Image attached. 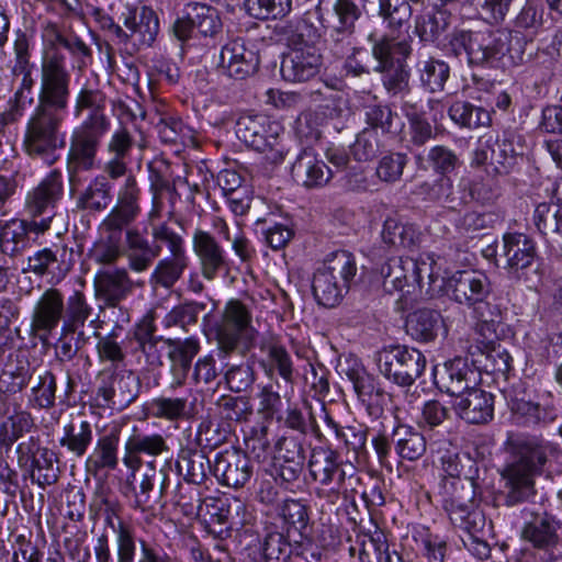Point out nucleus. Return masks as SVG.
<instances>
[{
    "label": "nucleus",
    "mask_w": 562,
    "mask_h": 562,
    "mask_svg": "<svg viewBox=\"0 0 562 562\" xmlns=\"http://www.w3.org/2000/svg\"><path fill=\"white\" fill-rule=\"evenodd\" d=\"M71 75L65 58L54 54L42 61L41 83L35 105L25 128L24 148L31 157L48 165L65 146L61 126L69 110Z\"/></svg>",
    "instance_id": "f257e3e1"
},
{
    "label": "nucleus",
    "mask_w": 562,
    "mask_h": 562,
    "mask_svg": "<svg viewBox=\"0 0 562 562\" xmlns=\"http://www.w3.org/2000/svg\"><path fill=\"white\" fill-rule=\"evenodd\" d=\"M150 236L151 239L136 229L127 232V267L136 273L147 271L160 257L165 246L169 256L156 262L148 283L153 291H170L182 279L190 265L184 238L166 222L153 225Z\"/></svg>",
    "instance_id": "f03ea898"
},
{
    "label": "nucleus",
    "mask_w": 562,
    "mask_h": 562,
    "mask_svg": "<svg viewBox=\"0 0 562 562\" xmlns=\"http://www.w3.org/2000/svg\"><path fill=\"white\" fill-rule=\"evenodd\" d=\"M106 100V94L90 83L83 85L75 97L74 117L81 119L85 112L87 115L69 137L66 172L71 191L81 184L83 172L98 167L102 139L111 130V119L105 113Z\"/></svg>",
    "instance_id": "7ed1b4c3"
},
{
    "label": "nucleus",
    "mask_w": 562,
    "mask_h": 562,
    "mask_svg": "<svg viewBox=\"0 0 562 562\" xmlns=\"http://www.w3.org/2000/svg\"><path fill=\"white\" fill-rule=\"evenodd\" d=\"M524 38L505 30L453 29L442 42L447 57L474 69H498L525 61Z\"/></svg>",
    "instance_id": "20e7f679"
},
{
    "label": "nucleus",
    "mask_w": 562,
    "mask_h": 562,
    "mask_svg": "<svg viewBox=\"0 0 562 562\" xmlns=\"http://www.w3.org/2000/svg\"><path fill=\"white\" fill-rule=\"evenodd\" d=\"M510 460L501 472L504 482L497 502L506 507L531 502L537 495L535 477L548 460L549 445L535 436H510L506 441Z\"/></svg>",
    "instance_id": "39448f33"
},
{
    "label": "nucleus",
    "mask_w": 562,
    "mask_h": 562,
    "mask_svg": "<svg viewBox=\"0 0 562 562\" xmlns=\"http://www.w3.org/2000/svg\"><path fill=\"white\" fill-rule=\"evenodd\" d=\"M308 472L312 480L321 485L318 497L336 504L339 498L355 502V494L361 484V476L352 464H346L340 453L329 447H317L311 452Z\"/></svg>",
    "instance_id": "423d86ee"
},
{
    "label": "nucleus",
    "mask_w": 562,
    "mask_h": 562,
    "mask_svg": "<svg viewBox=\"0 0 562 562\" xmlns=\"http://www.w3.org/2000/svg\"><path fill=\"white\" fill-rule=\"evenodd\" d=\"M520 538L529 547L520 551L521 562H554L562 557V521L547 510H521Z\"/></svg>",
    "instance_id": "0eeeda50"
},
{
    "label": "nucleus",
    "mask_w": 562,
    "mask_h": 562,
    "mask_svg": "<svg viewBox=\"0 0 562 562\" xmlns=\"http://www.w3.org/2000/svg\"><path fill=\"white\" fill-rule=\"evenodd\" d=\"M372 43L371 54L375 60L373 71L381 74L382 86L391 98H404L412 92L411 69L406 59L412 54V45L406 40L397 41L383 35H369Z\"/></svg>",
    "instance_id": "6e6552de"
},
{
    "label": "nucleus",
    "mask_w": 562,
    "mask_h": 562,
    "mask_svg": "<svg viewBox=\"0 0 562 562\" xmlns=\"http://www.w3.org/2000/svg\"><path fill=\"white\" fill-rule=\"evenodd\" d=\"M216 342L217 356L226 359L234 353L246 356L255 348L258 330L252 326L249 308L239 300H229L220 321L210 328Z\"/></svg>",
    "instance_id": "1a4fd4ad"
},
{
    "label": "nucleus",
    "mask_w": 562,
    "mask_h": 562,
    "mask_svg": "<svg viewBox=\"0 0 562 562\" xmlns=\"http://www.w3.org/2000/svg\"><path fill=\"white\" fill-rule=\"evenodd\" d=\"M508 405L512 424L526 429L546 428L559 417L557 401L553 394L544 389L522 386L515 390Z\"/></svg>",
    "instance_id": "9d476101"
},
{
    "label": "nucleus",
    "mask_w": 562,
    "mask_h": 562,
    "mask_svg": "<svg viewBox=\"0 0 562 562\" xmlns=\"http://www.w3.org/2000/svg\"><path fill=\"white\" fill-rule=\"evenodd\" d=\"M235 133L246 146L259 153L269 151L272 162L283 161L285 151L280 145L283 127L278 121L265 114H243L236 122Z\"/></svg>",
    "instance_id": "9b49d317"
},
{
    "label": "nucleus",
    "mask_w": 562,
    "mask_h": 562,
    "mask_svg": "<svg viewBox=\"0 0 562 562\" xmlns=\"http://www.w3.org/2000/svg\"><path fill=\"white\" fill-rule=\"evenodd\" d=\"M379 372L398 386H411L419 379L427 364L426 357L417 348L394 345L382 348L375 355Z\"/></svg>",
    "instance_id": "f8f14e48"
},
{
    "label": "nucleus",
    "mask_w": 562,
    "mask_h": 562,
    "mask_svg": "<svg viewBox=\"0 0 562 562\" xmlns=\"http://www.w3.org/2000/svg\"><path fill=\"white\" fill-rule=\"evenodd\" d=\"M140 213V189L135 176L128 175L117 191L116 203L101 222V228L106 233H114L116 238L124 233L125 258H127V232L136 229L148 237L147 226L140 228L134 225Z\"/></svg>",
    "instance_id": "ddd939ff"
},
{
    "label": "nucleus",
    "mask_w": 562,
    "mask_h": 562,
    "mask_svg": "<svg viewBox=\"0 0 562 562\" xmlns=\"http://www.w3.org/2000/svg\"><path fill=\"white\" fill-rule=\"evenodd\" d=\"M140 390L135 372L114 367L99 373L94 401L100 408L122 412L138 398Z\"/></svg>",
    "instance_id": "4468645a"
},
{
    "label": "nucleus",
    "mask_w": 562,
    "mask_h": 562,
    "mask_svg": "<svg viewBox=\"0 0 562 562\" xmlns=\"http://www.w3.org/2000/svg\"><path fill=\"white\" fill-rule=\"evenodd\" d=\"M64 195V179L59 169L50 170L30 190L24 200V212L32 218L37 234L49 229L56 209Z\"/></svg>",
    "instance_id": "2eb2a0df"
},
{
    "label": "nucleus",
    "mask_w": 562,
    "mask_h": 562,
    "mask_svg": "<svg viewBox=\"0 0 562 562\" xmlns=\"http://www.w3.org/2000/svg\"><path fill=\"white\" fill-rule=\"evenodd\" d=\"M503 254L507 259L506 269L512 278L524 281L529 288L540 281L536 244L529 236L522 233L504 234Z\"/></svg>",
    "instance_id": "dca6fc26"
},
{
    "label": "nucleus",
    "mask_w": 562,
    "mask_h": 562,
    "mask_svg": "<svg viewBox=\"0 0 562 562\" xmlns=\"http://www.w3.org/2000/svg\"><path fill=\"white\" fill-rule=\"evenodd\" d=\"M223 31V22L216 8L201 2L188 3L182 16L172 24V34L181 43L203 37L216 38Z\"/></svg>",
    "instance_id": "f3484780"
},
{
    "label": "nucleus",
    "mask_w": 562,
    "mask_h": 562,
    "mask_svg": "<svg viewBox=\"0 0 562 562\" xmlns=\"http://www.w3.org/2000/svg\"><path fill=\"white\" fill-rule=\"evenodd\" d=\"M75 251L66 244H53L36 250L27 257V266L23 272H31L40 278H48L49 283L61 282L75 265Z\"/></svg>",
    "instance_id": "a211bd4d"
},
{
    "label": "nucleus",
    "mask_w": 562,
    "mask_h": 562,
    "mask_svg": "<svg viewBox=\"0 0 562 562\" xmlns=\"http://www.w3.org/2000/svg\"><path fill=\"white\" fill-rule=\"evenodd\" d=\"M119 20L125 26V40L120 44H132L135 50L151 47L159 33V19L149 7L125 5Z\"/></svg>",
    "instance_id": "6ab92c4d"
},
{
    "label": "nucleus",
    "mask_w": 562,
    "mask_h": 562,
    "mask_svg": "<svg viewBox=\"0 0 562 562\" xmlns=\"http://www.w3.org/2000/svg\"><path fill=\"white\" fill-rule=\"evenodd\" d=\"M134 284L125 268H109L99 270L93 278L94 299L98 308L120 311L122 302L133 293Z\"/></svg>",
    "instance_id": "aec40b11"
},
{
    "label": "nucleus",
    "mask_w": 562,
    "mask_h": 562,
    "mask_svg": "<svg viewBox=\"0 0 562 562\" xmlns=\"http://www.w3.org/2000/svg\"><path fill=\"white\" fill-rule=\"evenodd\" d=\"M434 379L440 391L454 397L481 383V375L471 353L445 362L440 370L435 369Z\"/></svg>",
    "instance_id": "412c9836"
},
{
    "label": "nucleus",
    "mask_w": 562,
    "mask_h": 562,
    "mask_svg": "<svg viewBox=\"0 0 562 562\" xmlns=\"http://www.w3.org/2000/svg\"><path fill=\"white\" fill-rule=\"evenodd\" d=\"M192 249L205 280L213 281L221 272L231 270L228 252L210 232L196 228L192 235Z\"/></svg>",
    "instance_id": "4be33fe9"
},
{
    "label": "nucleus",
    "mask_w": 562,
    "mask_h": 562,
    "mask_svg": "<svg viewBox=\"0 0 562 562\" xmlns=\"http://www.w3.org/2000/svg\"><path fill=\"white\" fill-rule=\"evenodd\" d=\"M212 473L220 484L240 488L252 477L254 465L249 457L241 450L227 449L216 453Z\"/></svg>",
    "instance_id": "5701e85b"
},
{
    "label": "nucleus",
    "mask_w": 562,
    "mask_h": 562,
    "mask_svg": "<svg viewBox=\"0 0 562 562\" xmlns=\"http://www.w3.org/2000/svg\"><path fill=\"white\" fill-rule=\"evenodd\" d=\"M323 57L319 50L308 44L295 46L284 54L280 72L289 82H305L314 78L321 70Z\"/></svg>",
    "instance_id": "b1692460"
},
{
    "label": "nucleus",
    "mask_w": 562,
    "mask_h": 562,
    "mask_svg": "<svg viewBox=\"0 0 562 562\" xmlns=\"http://www.w3.org/2000/svg\"><path fill=\"white\" fill-rule=\"evenodd\" d=\"M448 290L454 302L469 308L488 299L492 294L490 278L476 270H463L454 272L448 280Z\"/></svg>",
    "instance_id": "393cba45"
},
{
    "label": "nucleus",
    "mask_w": 562,
    "mask_h": 562,
    "mask_svg": "<svg viewBox=\"0 0 562 562\" xmlns=\"http://www.w3.org/2000/svg\"><path fill=\"white\" fill-rule=\"evenodd\" d=\"M64 306L65 295L59 289H46L38 297L33 308L31 327L41 339H47L64 322Z\"/></svg>",
    "instance_id": "a878e982"
},
{
    "label": "nucleus",
    "mask_w": 562,
    "mask_h": 562,
    "mask_svg": "<svg viewBox=\"0 0 562 562\" xmlns=\"http://www.w3.org/2000/svg\"><path fill=\"white\" fill-rule=\"evenodd\" d=\"M135 145L136 139L127 126L120 124L114 128L105 143L106 159L103 171L108 172L114 180L126 178Z\"/></svg>",
    "instance_id": "bb28decb"
},
{
    "label": "nucleus",
    "mask_w": 562,
    "mask_h": 562,
    "mask_svg": "<svg viewBox=\"0 0 562 562\" xmlns=\"http://www.w3.org/2000/svg\"><path fill=\"white\" fill-rule=\"evenodd\" d=\"M75 380L70 374L67 376V384L61 395H57V376L50 370H43L33 381L27 395V405L37 411H50L57 404H68L75 393Z\"/></svg>",
    "instance_id": "cd10ccee"
},
{
    "label": "nucleus",
    "mask_w": 562,
    "mask_h": 562,
    "mask_svg": "<svg viewBox=\"0 0 562 562\" xmlns=\"http://www.w3.org/2000/svg\"><path fill=\"white\" fill-rule=\"evenodd\" d=\"M260 59L257 52L246 47L244 40L236 38L226 43L220 54V67L235 80H245L255 75Z\"/></svg>",
    "instance_id": "c85d7f7f"
},
{
    "label": "nucleus",
    "mask_w": 562,
    "mask_h": 562,
    "mask_svg": "<svg viewBox=\"0 0 562 562\" xmlns=\"http://www.w3.org/2000/svg\"><path fill=\"white\" fill-rule=\"evenodd\" d=\"M316 13L325 34L335 42L349 38L355 32L356 21L361 16V10L355 0H336L333 12L325 14L317 7Z\"/></svg>",
    "instance_id": "c756f323"
},
{
    "label": "nucleus",
    "mask_w": 562,
    "mask_h": 562,
    "mask_svg": "<svg viewBox=\"0 0 562 562\" xmlns=\"http://www.w3.org/2000/svg\"><path fill=\"white\" fill-rule=\"evenodd\" d=\"M473 499L468 493L465 497L453 494L445 498L442 504L450 522L469 536L483 533L486 527L485 515L483 510L474 505Z\"/></svg>",
    "instance_id": "7c9ffc66"
},
{
    "label": "nucleus",
    "mask_w": 562,
    "mask_h": 562,
    "mask_svg": "<svg viewBox=\"0 0 562 562\" xmlns=\"http://www.w3.org/2000/svg\"><path fill=\"white\" fill-rule=\"evenodd\" d=\"M167 167L148 165L149 190L151 193V210L148 213L150 221L159 218L166 207H168V214L173 215L177 201L180 199V194L167 175Z\"/></svg>",
    "instance_id": "2f4dec72"
},
{
    "label": "nucleus",
    "mask_w": 562,
    "mask_h": 562,
    "mask_svg": "<svg viewBox=\"0 0 562 562\" xmlns=\"http://www.w3.org/2000/svg\"><path fill=\"white\" fill-rule=\"evenodd\" d=\"M115 181L108 172L94 176L88 184L78 192L76 207L88 214H100L106 211L114 200Z\"/></svg>",
    "instance_id": "473e14b6"
},
{
    "label": "nucleus",
    "mask_w": 562,
    "mask_h": 562,
    "mask_svg": "<svg viewBox=\"0 0 562 562\" xmlns=\"http://www.w3.org/2000/svg\"><path fill=\"white\" fill-rule=\"evenodd\" d=\"M453 408L468 424H487L494 416V395L475 386L456 397Z\"/></svg>",
    "instance_id": "72a5a7b5"
},
{
    "label": "nucleus",
    "mask_w": 562,
    "mask_h": 562,
    "mask_svg": "<svg viewBox=\"0 0 562 562\" xmlns=\"http://www.w3.org/2000/svg\"><path fill=\"white\" fill-rule=\"evenodd\" d=\"M373 100V103L363 106L366 128L391 142L398 139L405 128V122L390 104L378 101L376 95Z\"/></svg>",
    "instance_id": "f704fd0d"
},
{
    "label": "nucleus",
    "mask_w": 562,
    "mask_h": 562,
    "mask_svg": "<svg viewBox=\"0 0 562 562\" xmlns=\"http://www.w3.org/2000/svg\"><path fill=\"white\" fill-rule=\"evenodd\" d=\"M170 362V372L177 386L184 385L191 372L193 359L201 350L198 337L167 338L165 341Z\"/></svg>",
    "instance_id": "c9c22d12"
},
{
    "label": "nucleus",
    "mask_w": 562,
    "mask_h": 562,
    "mask_svg": "<svg viewBox=\"0 0 562 562\" xmlns=\"http://www.w3.org/2000/svg\"><path fill=\"white\" fill-rule=\"evenodd\" d=\"M291 176L307 189L321 188L333 178V170L317 158L313 148H302L292 164Z\"/></svg>",
    "instance_id": "e433bc0d"
},
{
    "label": "nucleus",
    "mask_w": 562,
    "mask_h": 562,
    "mask_svg": "<svg viewBox=\"0 0 562 562\" xmlns=\"http://www.w3.org/2000/svg\"><path fill=\"white\" fill-rule=\"evenodd\" d=\"M417 263L411 258L392 257L380 267V274L383 278V288L386 292L393 291L409 294L411 288L419 281Z\"/></svg>",
    "instance_id": "4c0bfd02"
},
{
    "label": "nucleus",
    "mask_w": 562,
    "mask_h": 562,
    "mask_svg": "<svg viewBox=\"0 0 562 562\" xmlns=\"http://www.w3.org/2000/svg\"><path fill=\"white\" fill-rule=\"evenodd\" d=\"M37 234V228L27 220L12 218L0 221V254L16 258L30 245V234Z\"/></svg>",
    "instance_id": "58836bf2"
},
{
    "label": "nucleus",
    "mask_w": 562,
    "mask_h": 562,
    "mask_svg": "<svg viewBox=\"0 0 562 562\" xmlns=\"http://www.w3.org/2000/svg\"><path fill=\"white\" fill-rule=\"evenodd\" d=\"M119 467V437L105 435L98 439L86 460V470L94 479H103Z\"/></svg>",
    "instance_id": "ea45409f"
},
{
    "label": "nucleus",
    "mask_w": 562,
    "mask_h": 562,
    "mask_svg": "<svg viewBox=\"0 0 562 562\" xmlns=\"http://www.w3.org/2000/svg\"><path fill=\"white\" fill-rule=\"evenodd\" d=\"M125 454L123 463L133 472L142 465L140 456L157 457L169 450L167 441L159 434L132 435L125 442Z\"/></svg>",
    "instance_id": "a19ab883"
},
{
    "label": "nucleus",
    "mask_w": 562,
    "mask_h": 562,
    "mask_svg": "<svg viewBox=\"0 0 562 562\" xmlns=\"http://www.w3.org/2000/svg\"><path fill=\"white\" fill-rule=\"evenodd\" d=\"M392 442L400 460L414 462L427 450L425 436L412 425L397 422L392 428Z\"/></svg>",
    "instance_id": "79ce46f5"
},
{
    "label": "nucleus",
    "mask_w": 562,
    "mask_h": 562,
    "mask_svg": "<svg viewBox=\"0 0 562 562\" xmlns=\"http://www.w3.org/2000/svg\"><path fill=\"white\" fill-rule=\"evenodd\" d=\"M442 325L443 319L439 311L424 307L408 314L405 329L412 339L431 342L437 338Z\"/></svg>",
    "instance_id": "37998d69"
},
{
    "label": "nucleus",
    "mask_w": 562,
    "mask_h": 562,
    "mask_svg": "<svg viewBox=\"0 0 562 562\" xmlns=\"http://www.w3.org/2000/svg\"><path fill=\"white\" fill-rule=\"evenodd\" d=\"M213 463L200 450L181 448L176 460V470L187 484L201 485L212 471Z\"/></svg>",
    "instance_id": "c03bdc74"
},
{
    "label": "nucleus",
    "mask_w": 562,
    "mask_h": 562,
    "mask_svg": "<svg viewBox=\"0 0 562 562\" xmlns=\"http://www.w3.org/2000/svg\"><path fill=\"white\" fill-rule=\"evenodd\" d=\"M416 74L420 87L429 93H440L450 78L451 68L448 61L427 56L416 63Z\"/></svg>",
    "instance_id": "a18cd8bd"
},
{
    "label": "nucleus",
    "mask_w": 562,
    "mask_h": 562,
    "mask_svg": "<svg viewBox=\"0 0 562 562\" xmlns=\"http://www.w3.org/2000/svg\"><path fill=\"white\" fill-rule=\"evenodd\" d=\"M65 319L61 324V336H72L78 329L83 328L93 315V306L87 295L75 290L65 297Z\"/></svg>",
    "instance_id": "49530a36"
},
{
    "label": "nucleus",
    "mask_w": 562,
    "mask_h": 562,
    "mask_svg": "<svg viewBox=\"0 0 562 562\" xmlns=\"http://www.w3.org/2000/svg\"><path fill=\"white\" fill-rule=\"evenodd\" d=\"M451 13L446 9L432 8V11L415 18V33L423 43L436 44L440 49V38L448 31Z\"/></svg>",
    "instance_id": "de8ad7c7"
},
{
    "label": "nucleus",
    "mask_w": 562,
    "mask_h": 562,
    "mask_svg": "<svg viewBox=\"0 0 562 562\" xmlns=\"http://www.w3.org/2000/svg\"><path fill=\"white\" fill-rule=\"evenodd\" d=\"M92 440V425L88 420L72 418L64 425L63 435L58 439V443L70 454L81 458L87 453Z\"/></svg>",
    "instance_id": "09e8293b"
},
{
    "label": "nucleus",
    "mask_w": 562,
    "mask_h": 562,
    "mask_svg": "<svg viewBox=\"0 0 562 562\" xmlns=\"http://www.w3.org/2000/svg\"><path fill=\"white\" fill-rule=\"evenodd\" d=\"M521 136L513 130L503 131L497 137L494 151V173L507 175L516 164V157L522 155Z\"/></svg>",
    "instance_id": "8fccbe9b"
},
{
    "label": "nucleus",
    "mask_w": 562,
    "mask_h": 562,
    "mask_svg": "<svg viewBox=\"0 0 562 562\" xmlns=\"http://www.w3.org/2000/svg\"><path fill=\"white\" fill-rule=\"evenodd\" d=\"M448 116L460 128L476 130L492 123L491 111L467 100H454L448 109Z\"/></svg>",
    "instance_id": "3c124183"
},
{
    "label": "nucleus",
    "mask_w": 562,
    "mask_h": 562,
    "mask_svg": "<svg viewBox=\"0 0 562 562\" xmlns=\"http://www.w3.org/2000/svg\"><path fill=\"white\" fill-rule=\"evenodd\" d=\"M381 236L384 244L396 249L413 250L420 241V233L415 225L402 223L394 217L384 221Z\"/></svg>",
    "instance_id": "603ef678"
},
{
    "label": "nucleus",
    "mask_w": 562,
    "mask_h": 562,
    "mask_svg": "<svg viewBox=\"0 0 562 562\" xmlns=\"http://www.w3.org/2000/svg\"><path fill=\"white\" fill-rule=\"evenodd\" d=\"M206 308V303L183 300L175 305L162 318V326L165 328L177 327L184 333H189L191 328L195 327L199 322V316Z\"/></svg>",
    "instance_id": "864d4df0"
},
{
    "label": "nucleus",
    "mask_w": 562,
    "mask_h": 562,
    "mask_svg": "<svg viewBox=\"0 0 562 562\" xmlns=\"http://www.w3.org/2000/svg\"><path fill=\"white\" fill-rule=\"evenodd\" d=\"M260 364L267 376L272 379L277 373L286 385H290L291 393L293 392L295 369L285 347L278 344L270 345L267 359L262 360Z\"/></svg>",
    "instance_id": "5fc2aeb1"
},
{
    "label": "nucleus",
    "mask_w": 562,
    "mask_h": 562,
    "mask_svg": "<svg viewBox=\"0 0 562 562\" xmlns=\"http://www.w3.org/2000/svg\"><path fill=\"white\" fill-rule=\"evenodd\" d=\"M149 412L155 418L178 422L190 419L194 414V403L187 397L159 396L151 400Z\"/></svg>",
    "instance_id": "6e6d98bb"
},
{
    "label": "nucleus",
    "mask_w": 562,
    "mask_h": 562,
    "mask_svg": "<svg viewBox=\"0 0 562 562\" xmlns=\"http://www.w3.org/2000/svg\"><path fill=\"white\" fill-rule=\"evenodd\" d=\"M55 462V452L48 448L44 449L34 461H31V465L22 469L24 477H30L31 482L41 488L54 485L59 479V468Z\"/></svg>",
    "instance_id": "4d7b16f0"
},
{
    "label": "nucleus",
    "mask_w": 562,
    "mask_h": 562,
    "mask_svg": "<svg viewBox=\"0 0 562 562\" xmlns=\"http://www.w3.org/2000/svg\"><path fill=\"white\" fill-rule=\"evenodd\" d=\"M475 351H470L474 363L480 372L487 374H505L512 368V357L505 348L501 345L486 347L482 350L480 347H475Z\"/></svg>",
    "instance_id": "13d9d810"
},
{
    "label": "nucleus",
    "mask_w": 562,
    "mask_h": 562,
    "mask_svg": "<svg viewBox=\"0 0 562 562\" xmlns=\"http://www.w3.org/2000/svg\"><path fill=\"white\" fill-rule=\"evenodd\" d=\"M312 291L317 303L325 307H335L348 293L338 283V278L328 274L322 268H318L314 273Z\"/></svg>",
    "instance_id": "bf43d9fd"
},
{
    "label": "nucleus",
    "mask_w": 562,
    "mask_h": 562,
    "mask_svg": "<svg viewBox=\"0 0 562 562\" xmlns=\"http://www.w3.org/2000/svg\"><path fill=\"white\" fill-rule=\"evenodd\" d=\"M279 422H283L284 426L289 429L296 431L300 436L306 437L307 435H319V427L312 407L307 402L303 403V407L289 404L284 416H278Z\"/></svg>",
    "instance_id": "052dcab7"
},
{
    "label": "nucleus",
    "mask_w": 562,
    "mask_h": 562,
    "mask_svg": "<svg viewBox=\"0 0 562 562\" xmlns=\"http://www.w3.org/2000/svg\"><path fill=\"white\" fill-rule=\"evenodd\" d=\"M321 268L328 274L338 278V283L347 291L351 288L357 274L355 256L347 250H336L330 252Z\"/></svg>",
    "instance_id": "680f3d73"
},
{
    "label": "nucleus",
    "mask_w": 562,
    "mask_h": 562,
    "mask_svg": "<svg viewBox=\"0 0 562 562\" xmlns=\"http://www.w3.org/2000/svg\"><path fill=\"white\" fill-rule=\"evenodd\" d=\"M471 310L482 336L490 340L498 338V330L504 325V310L501 305L485 299L472 306Z\"/></svg>",
    "instance_id": "e2e57ef3"
},
{
    "label": "nucleus",
    "mask_w": 562,
    "mask_h": 562,
    "mask_svg": "<svg viewBox=\"0 0 562 562\" xmlns=\"http://www.w3.org/2000/svg\"><path fill=\"white\" fill-rule=\"evenodd\" d=\"M35 427L32 414L22 408H15L0 425V443L11 448L24 434Z\"/></svg>",
    "instance_id": "0e129e2a"
},
{
    "label": "nucleus",
    "mask_w": 562,
    "mask_h": 562,
    "mask_svg": "<svg viewBox=\"0 0 562 562\" xmlns=\"http://www.w3.org/2000/svg\"><path fill=\"white\" fill-rule=\"evenodd\" d=\"M390 142L380 134L372 132V130L364 127L357 134L350 146V153L353 159L359 162L371 161L386 151Z\"/></svg>",
    "instance_id": "69168bd1"
},
{
    "label": "nucleus",
    "mask_w": 562,
    "mask_h": 562,
    "mask_svg": "<svg viewBox=\"0 0 562 562\" xmlns=\"http://www.w3.org/2000/svg\"><path fill=\"white\" fill-rule=\"evenodd\" d=\"M346 366L344 372L351 382L359 401L383 390L380 381L369 373L357 359L347 360Z\"/></svg>",
    "instance_id": "338daca9"
},
{
    "label": "nucleus",
    "mask_w": 562,
    "mask_h": 562,
    "mask_svg": "<svg viewBox=\"0 0 562 562\" xmlns=\"http://www.w3.org/2000/svg\"><path fill=\"white\" fill-rule=\"evenodd\" d=\"M533 223L543 236L562 239V204L539 203L533 212Z\"/></svg>",
    "instance_id": "774afa93"
}]
</instances>
